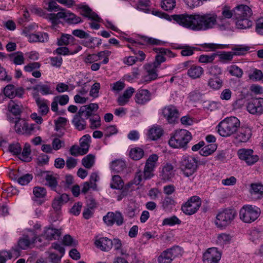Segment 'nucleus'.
<instances>
[{
    "label": "nucleus",
    "mask_w": 263,
    "mask_h": 263,
    "mask_svg": "<svg viewBox=\"0 0 263 263\" xmlns=\"http://www.w3.org/2000/svg\"><path fill=\"white\" fill-rule=\"evenodd\" d=\"M153 14L167 20H173L180 26L195 31L208 30L217 25V15L215 13H184L170 16L165 13L153 11Z\"/></svg>",
    "instance_id": "f257e3e1"
},
{
    "label": "nucleus",
    "mask_w": 263,
    "mask_h": 263,
    "mask_svg": "<svg viewBox=\"0 0 263 263\" xmlns=\"http://www.w3.org/2000/svg\"><path fill=\"white\" fill-rule=\"evenodd\" d=\"M158 158L159 157L156 154L150 155L145 162L143 176L141 172L137 173L133 182H130L126 184L123 188V193L124 194H127L129 192H132L136 189V186H134V184L137 185L140 184L143 179H149L153 177L154 176V171L157 166Z\"/></svg>",
    "instance_id": "f03ea898"
},
{
    "label": "nucleus",
    "mask_w": 263,
    "mask_h": 263,
    "mask_svg": "<svg viewBox=\"0 0 263 263\" xmlns=\"http://www.w3.org/2000/svg\"><path fill=\"white\" fill-rule=\"evenodd\" d=\"M240 125V121L236 117H227L219 123L217 132L221 136L228 137L236 132Z\"/></svg>",
    "instance_id": "7ed1b4c3"
},
{
    "label": "nucleus",
    "mask_w": 263,
    "mask_h": 263,
    "mask_svg": "<svg viewBox=\"0 0 263 263\" xmlns=\"http://www.w3.org/2000/svg\"><path fill=\"white\" fill-rule=\"evenodd\" d=\"M191 133L184 129L176 130L171 136L169 145L175 148H184L191 140Z\"/></svg>",
    "instance_id": "20e7f679"
},
{
    "label": "nucleus",
    "mask_w": 263,
    "mask_h": 263,
    "mask_svg": "<svg viewBox=\"0 0 263 263\" xmlns=\"http://www.w3.org/2000/svg\"><path fill=\"white\" fill-rule=\"evenodd\" d=\"M199 165V161L194 156L184 155L180 161V166L184 175L190 177L197 172Z\"/></svg>",
    "instance_id": "39448f33"
},
{
    "label": "nucleus",
    "mask_w": 263,
    "mask_h": 263,
    "mask_svg": "<svg viewBox=\"0 0 263 263\" xmlns=\"http://www.w3.org/2000/svg\"><path fill=\"white\" fill-rule=\"evenodd\" d=\"M260 215V209L252 205H245L240 210V219L246 223H251L256 220Z\"/></svg>",
    "instance_id": "423d86ee"
},
{
    "label": "nucleus",
    "mask_w": 263,
    "mask_h": 263,
    "mask_svg": "<svg viewBox=\"0 0 263 263\" xmlns=\"http://www.w3.org/2000/svg\"><path fill=\"white\" fill-rule=\"evenodd\" d=\"M236 216V212L234 210L226 209L217 215L215 224L218 228H225L233 221Z\"/></svg>",
    "instance_id": "0eeeda50"
},
{
    "label": "nucleus",
    "mask_w": 263,
    "mask_h": 263,
    "mask_svg": "<svg viewBox=\"0 0 263 263\" xmlns=\"http://www.w3.org/2000/svg\"><path fill=\"white\" fill-rule=\"evenodd\" d=\"M49 19L53 23H57L58 20L62 18L69 24H78L82 22L81 17L77 16L69 10H62L57 14H50Z\"/></svg>",
    "instance_id": "6e6552de"
},
{
    "label": "nucleus",
    "mask_w": 263,
    "mask_h": 263,
    "mask_svg": "<svg viewBox=\"0 0 263 263\" xmlns=\"http://www.w3.org/2000/svg\"><path fill=\"white\" fill-rule=\"evenodd\" d=\"M182 251L179 247H173L163 251L158 257V263H171L173 259L181 255Z\"/></svg>",
    "instance_id": "1a4fd4ad"
},
{
    "label": "nucleus",
    "mask_w": 263,
    "mask_h": 263,
    "mask_svg": "<svg viewBox=\"0 0 263 263\" xmlns=\"http://www.w3.org/2000/svg\"><path fill=\"white\" fill-rule=\"evenodd\" d=\"M37 234L34 230H28L18 241L19 248L25 250L35 243L36 239L41 242V238L37 237Z\"/></svg>",
    "instance_id": "9d476101"
},
{
    "label": "nucleus",
    "mask_w": 263,
    "mask_h": 263,
    "mask_svg": "<svg viewBox=\"0 0 263 263\" xmlns=\"http://www.w3.org/2000/svg\"><path fill=\"white\" fill-rule=\"evenodd\" d=\"M126 40L129 43L127 46L132 51L134 49V47L140 48L141 46L147 44L158 45L160 43V41L158 40L145 36L142 37L137 41L132 38H127Z\"/></svg>",
    "instance_id": "9b49d317"
},
{
    "label": "nucleus",
    "mask_w": 263,
    "mask_h": 263,
    "mask_svg": "<svg viewBox=\"0 0 263 263\" xmlns=\"http://www.w3.org/2000/svg\"><path fill=\"white\" fill-rule=\"evenodd\" d=\"M14 129L19 134L30 135L34 130V125L29 124L26 120L19 118L15 121Z\"/></svg>",
    "instance_id": "f8f14e48"
},
{
    "label": "nucleus",
    "mask_w": 263,
    "mask_h": 263,
    "mask_svg": "<svg viewBox=\"0 0 263 263\" xmlns=\"http://www.w3.org/2000/svg\"><path fill=\"white\" fill-rule=\"evenodd\" d=\"M158 67L152 63H148L144 66L146 74L143 75L141 78V82L143 83H148L152 81L156 80L158 78Z\"/></svg>",
    "instance_id": "ddd939ff"
},
{
    "label": "nucleus",
    "mask_w": 263,
    "mask_h": 263,
    "mask_svg": "<svg viewBox=\"0 0 263 263\" xmlns=\"http://www.w3.org/2000/svg\"><path fill=\"white\" fill-rule=\"evenodd\" d=\"M239 158L249 165H251L256 163L259 159L258 156L254 154V152L251 149L241 148L237 152Z\"/></svg>",
    "instance_id": "4468645a"
},
{
    "label": "nucleus",
    "mask_w": 263,
    "mask_h": 263,
    "mask_svg": "<svg viewBox=\"0 0 263 263\" xmlns=\"http://www.w3.org/2000/svg\"><path fill=\"white\" fill-rule=\"evenodd\" d=\"M162 115L170 124L174 123L179 115L178 109L173 105L164 107L162 110Z\"/></svg>",
    "instance_id": "2eb2a0df"
},
{
    "label": "nucleus",
    "mask_w": 263,
    "mask_h": 263,
    "mask_svg": "<svg viewBox=\"0 0 263 263\" xmlns=\"http://www.w3.org/2000/svg\"><path fill=\"white\" fill-rule=\"evenodd\" d=\"M221 253L216 248H209L203 255L204 263H218Z\"/></svg>",
    "instance_id": "dca6fc26"
},
{
    "label": "nucleus",
    "mask_w": 263,
    "mask_h": 263,
    "mask_svg": "<svg viewBox=\"0 0 263 263\" xmlns=\"http://www.w3.org/2000/svg\"><path fill=\"white\" fill-rule=\"evenodd\" d=\"M24 89L21 87H15L13 84H8L3 89L4 95L9 99L15 97L22 98L24 94Z\"/></svg>",
    "instance_id": "f3484780"
},
{
    "label": "nucleus",
    "mask_w": 263,
    "mask_h": 263,
    "mask_svg": "<svg viewBox=\"0 0 263 263\" xmlns=\"http://www.w3.org/2000/svg\"><path fill=\"white\" fill-rule=\"evenodd\" d=\"M201 204L200 198H190L182 207L183 212L186 215L194 214Z\"/></svg>",
    "instance_id": "a211bd4d"
},
{
    "label": "nucleus",
    "mask_w": 263,
    "mask_h": 263,
    "mask_svg": "<svg viewBox=\"0 0 263 263\" xmlns=\"http://www.w3.org/2000/svg\"><path fill=\"white\" fill-rule=\"evenodd\" d=\"M103 221L108 226H111L115 223L117 226H121L123 223V217L119 212H108L106 215L103 217Z\"/></svg>",
    "instance_id": "6ab92c4d"
},
{
    "label": "nucleus",
    "mask_w": 263,
    "mask_h": 263,
    "mask_svg": "<svg viewBox=\"0 0 263 263\" xmlns=\"http://www.w3.org/2000/svg\"><path fill=\"white\" fill-rule=\"evenodd\" d=\"M248 111L252 114L261 115L263 114V98L252 99L247 105Z\"/></svg>",
    "instance_id": "aec40b11"
},
{
    "label": "nucleus",
    "mask_w": 263,
    "mask_h": 263,
    "mask_svg": "<svg viewBox=\"0 0 263 263\" xmlns=\"http://www.w3.org/2000/svg\"><path fill=\"white\" fill-rule=\"evenodd\" d=\"M33 97L38 107L40 114L42 116L46 115L49 111V101L40 98L37 92L33 93Z\"/></svg>",
    "instance_id": "412c9836"
},
{
    "label": "nucleus",
    "mask_w": 263,
    "mask_h": 263,
    "mask_svg": "<svg viewBox=\"0 0 263 263\" xmlns=\"http://www.w3.org/2000/svg\"><path fill=\"white\" fill-rule=\"evenodd\" d=\"M151 99V93L147 89H139L135 96V100L137 104L143 105L147 103Z\"/></svg>",
    "instance_id": "4be33fe9"
},
{
    "label": "nucleus",
    "mask_w": 263,
    "mask_h": 263,
    "mask_svg": "<svg viewBox=\"0 0 263 263\" xmlns=\"http://www.w3.org/2000/svg\"><path fill=\"white\" fill-rule=\"evenodd\" d=\"M252 15L251 9L247 5H239L234 9V17L235 18L251 17Z\"/></svg>",
    "instance_id": "5701e85b"
},
{
    "label": "nucleus",
    "mask_w": 263,
    "mask_h": 263,
    "mask_svg": "<svg viewBox=\"0 0 263 263\" xmlns=\"http://www.w3.org/2000/svg\"><path fill=\"white\" fill-rule=\"evenodd\" d=\"M69 101V97L67 95H62L55 96L51 104V109L53 112H58L59 110L58 104L64 106L67 104Z\"/></svg>",
    "instance_id": "b1692460"
},
{
    "label": "nucleus",
    "mask_w": 263,
    "mask_h": 263,
    "mask_svg": "<svg viewBox=\"0 0 263 263\" xmlns=\"http://www.w3.org/2000/svg\"><path fill=\"white\" fill-rule=\"evenodd\" d=\"M174 176V167L170 163H166L162 168L160 174L161 180L166 181H170Z\"/></svg>",
    "instance_id": "393cba45"
},
{
    "label": "nucleus",
    "mask_w": 263,
    "mask_h": 263,
    "mask_svg": "<svg viewBox=\"0 0 263 263\" xmlns=\"http://www.w3.org/2000/svg\"><path fill=\"white\" fill-rule=\"evenodd\" d=\"M221 14L222 18H220L221 24L219 25L221 29H223L229 26V24L225 21V19L230 18L234 16V11H232L229 7L225 6L222 8Z\"/></svg>",
    "instance_id": "a878e982"
},
{
    "label": "nucleus",
    "mask_w": 263,
    "mask_h": 263,
    "mask_svg": "<svg viewBox=\"0 0 263 263\" xmlns=\"http://www.w3.org/2000/svg\"><path fill=\"white\" fill-rule=\"evenodd\" d=\"M204 73L203 68L199 65H191L187 70V75L192 79H196L201 77Z\"/></svg>",
    "instance_id": "bb28decb"
},
{
    "label": "nucleus",
    "mask_w": 263,
    "mask_h": 263,
    "mask_svg": "<svg viewBox=\"0 0 263 263\" xmlns=\"http://www.w3.org/2000/svg\"><path fill=\"white\" fill-rule=\"evenodd\" d=\"M252 136L251 129L249 127H241L238 133L237 134L236 139L240 142H247Z\"/></svg>",
    "instance_id": "cd10ccee"
},
{
    "label": "nucleus",
    "mask_w": 263,
    "mask_h": 263,
    "mask_svg": "<svg viewBox=\"0 0 263 263\" xmlns=\"http://www.w3.org/2000/svg\"><path fill=\"white\" fill-rule=\"evenodd\" d=\"M163 134V130L161 126L154 125L148 129L147 137L152 140H157L162 136Z\"/></svg>",
    "instance_id": "c85d7f7f"
},
{
    "label": "nucleus",
    "mask_w": 263,
    "mask_h": 263,
    "mask_svg": "<svg viewBox=\"0 0 263 263\" xmlns=\"http://www.w3.org/2000/svg\"><path fill=\"white\" fill-rule=\"evenodd\" d=\"M80 13L84 17H87L88 19L96 22H101V18L97 14L93 12L92 10L87 6H83L80 8Z\"/></svg>",
    "instance_id": "c756f323"
},
{
    "label": "nucleus",
    "mask_w": 263,
    "mask_h": 263,
    "mask_svg": "<svg viewBox=\"0 0 263 263\" xmlns=\"http://www.w3.org/2000/svg\"><path fill=\"white\" fill-rule=\"evenodd\" d=\"M82 110H79L78 113L76 114L73 120L72 123L75 126V127L79 130H82L84 129L86 126V122L84 119L82 117H84V115L82 114Z\"/></svg>",
    "instance_id": "7c9ffc66"
},
{
    "label": "nucleus",
    "mask_w": 263,
    "mask_h": 263,
    "mask_svg": "<svg viewBox=\"0 0 263 263\" xmlns=\"http://www.w3.org/2000/svg\"><path fill=\"white\" fill-rule=\"evenodd\" d=\"M135 92V89L132 87L127 88L122 95L120 96L117 99V103L119 105L123 106L127 104L130 98Z\"/></svg>",
    "instance_id": "2f4dec72"
},
{
    "label": "nucleus",
    "mask_w": 263,
    "mask_h": 263,
    "mask_svg": "<svg viewBox=\"0 0 263 263\" xmlns=\"http://www.w3.org/2000/svg\"><path fill=\"white\" fill-rule=\"evenodd\" d=\"M96 246L103 251H108L111 249V239L101 237L95 241Z\"/></svg>",
    "instance_id": "473e14b6"
},
{
    "label": "nucleus",
    "mask_w": 263,
    "mask_h": 263,
    "mask_svg": "<svg viewBox=\"0 0 263 263\" xmlns=\"http://www.w3.org/2000/svg\"><path fill=\"white\" fill-rule=\"evenodd\" d=\"M49 39L48 35L45 32H37V33H31L28 36V41L30 43L33 42H46Z\"/></svg>",
    "instance_id": "72a5a7b5"
},
{
    "label": "nucleus",
    "mask_w": 263,
    "mask_h": 263,
    "mask_svg": "<svg viewBox=\"0 0 263 263\" xmlns=\"http://www.w3.org/2000/svg\"><path fill=\"white\" fill-rule=\"evenodd\" d=\"M82 47L79 45H77L75 49L72 50L71 48H68L66 47H62L58 48L55 50L53 51L54 54H57L59 55H68V54H73L77 53L80 50H81Z\"/></svg>",
    "instance_id": "f704fd0d"
},
{
    "label": "nucleus",
    "mask_w": 263,
    "mask_h": 263,
    "mask_svg": "<svg viewBox=\"0 0 263 263\" xmlns=\"http://www.w3.org/2000/svg\"><path fill=\"white\" fill-rule=\"evenodd\" d=\"M98 108L99 106L98 104L90 103L81 107L80 110H82V114L84 115L86 119H88L92 115V112L97 111Z\"/></svg>",
    "instance_id": "c9c22d12"
},
{
    "label": "nucleus",
    "mask_w": 263,
    "mask_h": 263,
    "mask_svg": "<svg viewBox=\"0 0 263 263\" xmlns=\"http://www.w3.org/2000/svg\"><path fill=\"white\" fill-rule=\"evenodd\" d=\"M60 234L61 232L59 230L49 227L45 229L43 236L47 240H52L56 239Z\"/></svg>",
    "instance_id": "e433bc0d"
},
{
    "label": "nucleus",
    "mask_w": 263,
    "mask_h": 263,
    "mask_svg": "<svg viewBox=\"0 0 263 263\" xmlns=\"http://www.w3.org/2000/svg\"><path fill=\"white\" fill-rule=\"evenodd\" d=\"M91 141V137L89 135L86 134L84 135L80 139V147L82 149V152L86 154L89 151L90 143Z\"/></svg>",
    "instance_id": "4c0bfd02"
},
{
    "label": "nucleus",
    "mask_w": 263,
    "mask_h": 263,
    "mask_svg": "<svg viewBox=\"0 0 263 263\" xmlns=\"http://www.w3.org/2000/svg\"><path fill=\"white\" fill-rule=\"evenodd\" d=\"M250 17H245L235 18L237 27L239 29H247L251 27L253 23L250 20Z\"/></svg>",
    "instance_id": "58836bf2"
},
{
    "label": "nucleus",
    "mask_w": 263,
    "mask_h": 263,
    "mask_svg": "<svg viewBox=\"0 0 263 263\" xmlns=\"http://www.w3.org/2000/svg\"><path fill=\"white\" fill-rule=\"evenodd\" d=\"M33 90L39 91L43 95H52L54 92L50 84L39 85L34 87Z\"/></svg>",
    "instance_id": "ea45409f"
},
{
    "label": "nucleus",
    "mask_w": 263,
    "mask_h": 263,
    "mask_svg": "<svg viewBox=\"0 0 263 263\" xmlns=\"http://www.w3.org/2000/svg\"><path fill=\"white\" fill-rule=\"evenodd\" d=\"M222 85L223 81L219 77L210 78L208 81V86L214 90L220 89Z\"/></svg>",
    "instance_id": "a19ab883"
},
{
    "label": "nucleus",
    "mask_w": 263,
    "mask_h": 263,
    "mask_svg": "<svg viewBox=\"0 0 263 263\" xmlns=\"http://www.w3.org/2000/svg\"><path fill=\"white\" fill-rule=\"evenodd\" d=\"M10 60L15 65H22L25 62L24 53L21 51H17L9 55Z\"/></svg>",
    "instance_id": "79ce46f5"
},
{
    "label": "nucleus",
    "mask_w": 263,
    "mask_h": 263,
    "mask_svg": "<svg viewBox=\"0 0 263 263\" xmlns=\"http://www.w3.org/2000/svg\"><path fill=\"white\" fill-rule=\"evenodd\" d=\"M217 148V144L215 143H212L207 145L203 147L199 151L200 155L206 157L212 155L214 153Z\"/></svg>",
    "instance_id": "37998d69"
},
{
    "label": "nucleus",
    "mask_w": 263,
    "mask_h": 263,
    "mask_svg": "<svg viewBox=\"0 0 263 263\" xmlns=\"http://www.w3.org/2000/svg\"><path fill=\"white\" fill-rule=\"evenodd\" d=\"M42 175L45 178L48 185L51 188H54L57 185V181L55 177L52 172H45Z\"/></svg>",
    "instance_id": "c03bdc74"
},
{
    "label": "nucleus",
    "mask_w": 263,
    "mask_h": 263,
    "mask_svg": "<svg viewBox=\"0 0 263 263\" xmlns=\"http://www.w3.org/2000/svg\"><path fill=\"white\" fill-rule=\"evenodd\" d=\"M95 156L92 154H88L82 159V164L87 169H90L95 164Z\"/></svg>",
    "instance_id": "a18cd8bd"
},
{
    "label": "nucleus",
    "mask_w": 263,
    "mask_h": 263,
    "mask_svg": "<svg viewBox=\"0 0 263 263\" xmlns=\"http://www.w3.org/2000/svg\"><path fill=\"white\" fill-rule=\"evenodd\" d=\"M144 151L140 147H134L131 148L129 152L130 157L135 160L141 159L144 156Z\"/></svg>",
    "instance_id": "49530a36"
},
{
    "label": "nucleus",
    "mask_w": 263,
    "mask_h": 263,
    "mask_svg": "<svg viewBox=\"0 0 263 263\" xmlns=\"http://www.w3.org/2000/svg\"><path fill=\"white\" fill-rule=\"evenodd\" d=\"M96 54L97 57V61L102 60L100 62L102 64H107L109 62V57L111 54V51L109 50H104Z\"/></svg>",
    "instance_id": "de8ad7c7"
},
{
    "label": "nucleus",
    "mask_w": 263,
    "mask_h": 263,
    "mask_svg": "<svg viewBox=\"0 0 263 263\" xmlns=\"http://www.w3.org/2000/svg\"><path fill=\"white\" fill-rule=\"evenodd\" d=\"M217 55V54L216 53L201 54L198 57V61L202 64H211L213 62Z\"/></svg>",
    "instance_id": "09e8293b"
},
{
    "label": "nucleus",
    "mask_w": 263,
    "mask_h": 263,
    "mask_svg": "<svg viewBox=\"0 0 263 263\" xmlns=\"http://www.w3.org/2000/svg\"><path fill=\"white\" fill-rule=\"evenodd\" d=\"M74 40V38L72 35L64 34H62L60 38L58 39L57 43L59 46L67 45L72 43Z\"/></svg>",
    "instance_id": "8fccbe9b"
},
{
    "label": "nucleus",
    "mask_w": 263,
    "mask_h": 263,
    "mask_svg": "<svg viewBox=\"0 0 263 263\" xmlns=\"http://www.w3.org/2000/svg\"><path fill=\"white\" fill-rule=\"evenodd\" d=\"M219 58V61L223 63H229L233 58L234 54L230 51H222L217 54Z\"/></svg>",
    "instance_id": "3c124183"
},
{
    "label": "nucleus",
    "mask_w": 263,
    "mask_h": 263,
    "mask_svg": "<svg viewBox=\"0 0 263 263\" xmlns=\"http://www.w3.org/2000/svg\"><path fill=\"white\" fill-rule=\"evenodd\" d=\"M208 74L214 77H218L222 72V69L217 65H212L207 68Z\"/></svg>",
    "instance_id": "603ef678"
},
{
    "label": "nucleus",
    "mask_w": 263,
    "mask_h": 263,
    "mask_svg": "<svg viewBox=\"0 0 263 263\" xmlns=\"http://www.w3.org/2000/svg\"><path fill=\"white\" fill-rule=\"evenodd\" d=\"M124 182L121 178L118 175H115L112 177V181L110 183V187L112 189H120L123 187Z\"/></svg>",
    "instance_id": "864d4df0"
},
{
    "label": "nucleus",
    "mask_w": 263,
    "mask_h": 263,
    "mask_svg": "<svg viewBox=\"0 0 263 263\" xmlns=\"http://www.w3.org/2000/svg\"><path fill=\"white\" fill-rule=\"evenodd\" d=\"M231 240V236L229 234L222 233L219 234L217 236L216 243L220 246H223L225 245L228 244Z\"/></svg>",
    "instance_id": "5fc2aeb1"
},
{
    "label": "nucleus",
    "mask_w": 263,
    "mask_h": 263,
    "mask_svg": "<svg viewBox=\"0 0 263 263\" xmlns=\"http://www.w3.org/2000/svg\"><path fill=\"white\" fill-rule=\"evenodd\" d=\"M228 70L231 75L237 78H241L243 74L242 70L235 65L229 66Z\"/></svg>",
    "instance_id": "6e6d98bb"
},
{
    "label": "nucleus",
    "mask_w": 263,
    "mask_h": 263,
    "mask_svg": "<svg viewBox=\"0 0 263 263\" xmlns=\"http://www.w3.org/2000/svg\"><path fill=\"white\" fill-rule=\"evenodd\" d=\"M89 127L91 129H95L99 128L101 125V118L98 115H95L89 118Z\"/></svg>",
    "instance_id": "4d7b16f0"
},
{
    "label": "nucleus",
    "mask_w": 263,
    "mask_h": 263,
    "mask_svg": "<svg viewBox=\"0 0 263 263\" xmlns=\"http://www.w3.org/2000/svg\"><path fill=\"white\" fill-rule=\"evenodd\" d=\"M249 78L254 81H260L263 78V73L260 70L254 69L249 73Z\"/></svg>",
    "instance_id": "13d9d810"
},
{
    "label": "nucleus",
    "mask_w": 263,
    "mask_h": 263,
    "mask_svg": "<svg viewBox=\"0 0 263 263\" xmlns=\"http://www.w3.org/2000/svg\"><path fill=\"white\" fill-rule=\"evenodd\" d=\"M203 47L207 49L208 51H213L216 49H225L228 48V45L224 44H218L214 43L204 44Z\"/></svg>",
    "instance_id": "bf43d9fd"
},
{
    "label": "nucleus",
    "mask_w": 263,
    "mask_h": 263,
    "mask_svg": "<svg viewBox=\"0 0 263 263\" xmlns=\"http://www.w3.org/2000/svg\"><path fill=\"white\" fill-rule=\"evenodd\" d=\"M250 192L255 195L263 196V185L260 183H252Z\"/></svg>",
    "instance_id": "052dcab7"
},
{
    "label": "nucleus",
    "mask_w": 263,
    "mask_h": 263,
    "mask_svg": "<svg viewBox=\"0 0 263 263\" xmlns=\"http://www.w3.org/2000/svg\"><path fill=\"white\" fill-rule=\"evenodd\" d=\"M176 6V0H162L161 7L165 11L174 9Z\"/></svg>",
    "instance_id": "680f3d73"
},
{
    "label": "nucleus",
    "mask_w": 263,
    "mask_h": 263,
    "mask_svg": "<svg viewBox=\"0 0 263 263\" xmlns=\"http://www.w3.org/2000/svg\"><path fill=\"white\" fill-rule=\"evenodd\" d=\"M9 111L15 116L20 115L21 112V108L20 105L13 101H11L8 104Z\"/></svg>",
    "instance_id": "e2e57ef3"
},
{
    "label": "nucleus",
    "mask_w": 263,
    "mask_h": 263,
    "mask_svg": "<svg viewBox=\"0 0 263 263\" xmlns=\"http://www.w3.org/2000/svg\"><path fill=\"white\" fill-rule=\"evenodd\" d=\"M181 221L176 216L164 219L163 220V225L173 226L175 224H180Z\"/></svg>",
    "instance_id": "0e129e2a"
},
{
    "label": "nucleus",
    "mask_w": 263,
    "mask_h": 263,
    "mask_svg": "<svg viewBox=\"0 0 263 263\" xmlns=\"http://www.w3.org/2000/svg\"><path fill=\"white\" fill-rule=\"evenodd\" d=\"M31 153L30 146L29 144H26L24 147L22 154V159L24 161L29 162L30 161V157H29V155Z\"/></svg>",
    "instance_id": "69168bd1"
},
{
    "label": "nucleus",
    "mask_w": 263,
    "mask_h": 263,
    "mask_svg": "<svg viewBox=\"0 0 263 263\" xmlns=\"http://www.w3.org/2000/svg\"><path fill=\"white\" fill-rule=\"evenodd\" d=\"M249 48L247 46H243L242 45L237 46L232 49L234 55H240L244 54Z\"/></svg>",
    "instance_id": "338daca9"
},
{
    "label": "nucleus",
    "mask_w": 263,
    "mask_h": 263,
    "mask_svg": "<svg viewBox=\"0 0 263 263\" xmlns=\"http://www.w3.org/2000/svg\"><path fill=\"white\" fill-rule=\"evenodd\" d=\"M52 147L53 149L58 151L65 147V141L58 138H54L52 142Z\"/></svg>",
    "instance_id": "774afa93"
}]
</instances>
